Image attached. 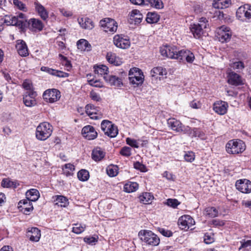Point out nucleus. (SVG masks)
<instances>
[{
	"label": "nucleus",
	"mask_w": 251,
	"mask_h": 251,
	"mask_svg": "<svg viewBox=\"0 0 251 251\" xmlns=\"http://www.w3.org/2000/svg\"><path fill=\"white\" fill-rule=\"evenodd\" d=\"M160 52L164 57L179 60L185 59L188 63H192L195 59L194 54L190 51L184 50H178L177 48L174 46H163L160 47Z\"/></svg>",
	"instance_id": "1"
},
{
	"label": "nucleus",
	"mask_w": 251,
	"mask_h": 251,
	"mask_svg": "<svg viewBox=\"0 0 251 251\" xmlns=\"http://www.w3.org/2000/svg\"><path fill=\"white\" fill-rule=\"evenodd\" d=\"M138 236L147 246H157L160 243V239L158 236L151 230H141L138 233Z\"/></svg>",
	"instance_id": "2"
},
{
	"label": "nucleus",
	"mask_w": 251,
	"mask_h": 251,
	"mask_svg": "<svg viewBox=\"0 0 251 251\" xmlns=\"http://www.w3.org/2000/svg\"><path fill=\"white\" fill-rule=\"evenodd\" d=\"M208 26V21L206 18L201 17L199 19L198 23L191 25L190 29L194 37L199 39L204 34V29H206Z\"/></svg>",
	"instance_id": "3"
},
{
	"label": "nucleus",
	"mask_w": 251,
	"mask_h": 251,
	"mask_svg": "<svg viewBox=\"0 0 251 251\" xmlns=\"http://www.w3.org/2000/svg\"><path fill=\"white\" fill-rule=\"evenodd\" d=\"M52 132V126L47 122H43L37 127L36 137L39 140L45 141L50 136Z\"/></svg>",
	"instance_id": "4"
},
{
	"label": "nucleus",
	"mask_w": 251,
	"mask_h": 251,
	"mask_svg": "<svg viewBox=\"0 0 251 251\" xmlns=\"http://www.w3.org/2000/svg\"><path fill=\"white\" fill-rule=\"evenodd\" d=\"M226 148L227 153L236 154L243 152L246 149V146L242 140H231L226 143Z\"/></svg>",
	"instance_id": "5"
},
{
	"label": "nucleus",
	"mask_w": 251,
	"mask_h": 251,
	"mask_svg": "<svg viewBox=\"0 0 251 251\" xmlns=\"http://www.w3.org/2000/svg\"><path fill=\"white\" fill-rule=\"evenodd\" d=\"M100 25L105 32L111 34L116 32L118 28L117 23L114 19L109 18L100 20Z\"/></svg>",
	"instance_id": "6"
},
{
	"label": "nucleus",
	"mask_w": 251,
	"mask_h": 251,
	"mask_svg": "<svg viewBox=\"0 0 251 251\" xmlns=\"http://www.w3.org/2000/svg\"><path fill=\"white\" fill-rule=\"evenodd\" d=\"M101 128L105 134L111 138L115 137L118 133L117 127L108 120H103L101 122Z\"/></svg>",
	"instance_id": "7"
},
{
	"label": "nucleus",
	"mask_w": 251,
	"mask_h": 251,
	"mask_svg": "<svg viewBox=\"0 0 251 251\" xmlns=\"http://www.w3.org/2000/svg\"><path fill=\"white\" fill-rule=\"evenodd\" d=\"M167 123L174 131L178 132H182L185 133H191V128L188 126H184L182 125L181 122L175 118L169 119L167 121Z\"/></svg>",
	"instance_id": "8"
},
{
	"label": "nucleus",
	"mask_w": 251,
	"mask_h": 251,
	"mask_svg": "<svg viewBox=\"0 0 251 251\" xmlns=\"http://www.w3.org/2000/svg\"><path fill=\"white\" fill-rule=\"evenodd\" d=\"M177 224L181 229L186 231L189 228H193L192 227L195 225V221L190 215H184L178 219Z\"/></svg>",
	"instance_id": "9"
},
{
	"label": "nucleus",
	"mask_w": 251,
	"mask_h": 251,
	"mask_svg": "<svg viewBox=\"0 0 251 251\" xmlns=\"http://www.w3.org/2000/svg\"><path fill=\"white\" fill-rule=\"evenodd\" d=\"M217 37L222 43L227 42L230 41L232 36V31L230 28L223 25L217 29Z\"/></svg>",
	"instance_id": "10"
},
{
	"label": "nucleus",
	"mask_w": 251,
	"mask_h": 251,
	"mask_svg": "<svg viewBox=\"0 0 251 251\" xmlns=\"http://www.w3.org/2000/svg\"><path fill=\"white\" fill-rule=\"evenodd\" d=\"M60 97V92L56 89H48L44 92L43 95L44 100L50 103L57 101Z\"/></svg>",
	"instance_id": "11"
},
{
	"label": "nucleus",
	"mask_w": 251,
	"mask_h": 251,
	"mask_svg": "<svg viewBox=\"0 0 251 251\" xmlns=\"http://www.w3.org/2000/svg\"><path fill=\"white\" fill-rule=\"evenodd\" d=\"M126 75L125 73L121 75V76L114 75H106L103 76L104 79L110 85L117 87H120L123 85V76Z\"/></svg>",
	"instance_id": "12"
},
{
	"label": "nucleus",
	"mask_w": 251,
	"mask_h": 251,
	"mask_svg": "<svg viewBox=\"0 0 251 251\" xmlns=\"http://www.w3.org/2000/svg\"><path fill=\"white\" fill-rule=\"evenodd\" d=\"M114 44L119 48L126 49L129 48L130 42L127 38H124L123 35L117 34L113 38Z\"/></svg>",
	"instance_id": "13"
},
{
	"label": "nucleus",
	"mask_w": 251,
	"mask_h": 251,
	"mask_svg": "<svg viewBox=\"0 0 251 251\" xmlns=\"http://www.w3.org/2000/svg\"><path fill=\"white\" fill-rule=\"evenodd\" d=\"M235 186L238 190L243 193L251 192V182L246 179H240L236 182Z\"/></svg>",
	"instance_id": "14"
},
{
	"label": "nucleus",
	"mask_w": 251,
	"mask_h": 251,
	"mask_svg": "<svg viewBox=\"0 0 251 251\" xmlns=\"http://www.w3.org/2000/svg\"><path fill=\"white\" fill-rule=\"evenodd\" d=\"M236 16L239 19L246 18H251V5L248 4H244L239 7L236 11Z\"/></svg>",
	"instance_id": "15"
},
{
	"label": "nucleus",
	"mask_w": 251,
	"mask_h": 251,
	"mask_svg": "<svg viewBox=\"0 0 251 251\" xmlns=\"http://www.w3.org/2000/svg\"><path fill=\"white\" fill-rule=\"evenodd\" d=\"M37 96L35 91L26 92L23 95V102L27 107H32L36 104L35 97Z\"/></svg>",
	"instance_id": "16"
},
{
	"label": "nucleus",
	"mask_w": 251,
	"mask_h": 251,
	"mask_svg": "<svg viewBox=\"0 0 251 251\" xmlns=\"http://www.w3.org/2000/svg\"><path fill=\"white\" fill-rule=\"evenodd\" d=\"M129 18L128 22L130 24H133L135 25H138L142 21L143 16L137 9L132 10L128 15Z\"/></svg>",
	"instance_id": "17"
},
{
	"label": "nucleus",
	"mask_w": 251,
	"mask_h": 251,
	"mask_svg": "<svg viewBox=\"0 0 251 251\" xmlns=\"http://www.w3.org/2000/svg\"><path fill=\"white\" fill-rule=\"evenodd\" d=\"M82 134L83 137L88 140H93L98 135L94 127L90 125L85 126L82 128Z\"/></svg>",
	"instance_id": "18"
},
{
	"label": "nucleus",
	"mask_w": 251,
	"mask_h": 251,
	"mask_svg": "<svg viewBox=\"0 0 251 251\" xmlns=\"http://www.w3.org/2000/svg\"><path fill=\"white\" fill-rule=\"evenodd\" d=\"M228 107L227 102L223 101H219L213 104V110L217 114L223 115L225 114Z\"/></svg>",
	"instance_id": "19"
},
{
	"label": "nucleus",
	"mask_w": 251,
	"mask_h": 251,
	"mask_svg": "<svg viewBox=\"0 0 251 251\" xmlns=\"http://www.w3.org/2000/svg\"><path fill=\"white\" fill-rule=\"evenodd\" d=\"M227 77L228 82L231 85L237 86L243 84L241 77L233 72L228 73Z\"/></svg>",
	"instance_id": "20"
},
{
	"label": "nucleus",
	"mask_w": 251,
	"mask_h": 251,
	"mask_svg": "<svg viewBox=\"0 0 251 251\" xmlns=\"http://www.w3.org/2000/svg\"><path fill=\"white\" fill-rule=\"evenodd\" d=\"M19 205V207L21 208V210L25 214H28L33 209L32 202L27 199L20 201Z\"/></svg>",
	"instance_id": "21"
},
{
	"label": "nucleus",
	"mask_w": 251,
	"mask_h": 251,
	"mask_svg": "<svg viewBox=\"0 0 251 251\" xmlns=\"http://www.w3.org/2000/svg\"><path fill=\"white\" fill-rule=\"evenodd\" d=\"M16 48L19 54L22 56H26L28 55V50L25 41L19 40L17 41Z\"/></svg>",
	"instance_id": "22"
},
{
	"label": "nucleus",
	"mask_w": 251,
	"mask_h": 251,
	"mask_svg": "<svg viewBox=\"0 0 251 251\" xmlns=\"http://www.w3.org/2000/svg\"><path fill=\"white\" fill-rule=\"evenodd\" d=\"M77 21L79 25L83 29L91 30L95 26L93 22L87 17L78 18Z\"/></svg>",
	"instance_id": "23"
},
{
	"label": "nucleus",
	"mask_w": 251,
	"mask_h": 251,
	"mask_svg": "<svg viewBox=\"0 0 251 251\" xmlns=\"http://www.w3.org/2000/svg\"><path fill=\"white\" fill-rule=\"evenodd\" d=\"M30 28L33 31H41L43 27L42 22L39 19H31L27 23Z\"/></svg>",
	"instance_id": "24"
},
{
	"label": "nucleus",
	"mask_w": 251,
	"mask_h": 251,
	"mask_svg": "<svg viewBox=\"0 0 251 251\" xmlns=\"http://www.w3.org/2000/svg\"><path fill=\"white\" fill-rule=\"evenodd\" d=\"M34 5L39 15L43 20H46L49 17L48 12L46 8L37 1L34 2Z\"/></svg>",
	"instance_id": "25"
},
{
	"label": "nucleus",
	"mask_w": 251,
	"mask_h": 251,
	"mask_svg": "<svg viewBox=\"0 0 251 251\" xmlns=\"http://www.w3.org/2000/svg\"><path fill=\"white\" fill-rule=\"evenodd\" d=\"M3 24L6 25H20L22 24V22H18L17 18L16 16L6 15L4 19L2 20Z\"/></svg>",
	"instance_id": "26"
},
{
	"label": "nucleus",
	"mask_w": 251,
	"mask_h": 251,
	"mask_svg": "<svg viewBox=\"0 0 251 251\" xmlns=\"http://www.w3.org/2000/svg\"><path fill=\"white\" fill-rule=\"evenodd\" d=\"M106 59L110 63L115 66H119L123 63L121 59L112 52L107 53Z\"/></svg>",
	"instance_id": "27"
},
{
	"label": "nucleus",
	"mask_w": 251,
	"mask_h": 251,
	"mask_svg": "<svg viewBox=\"0 0 251 251\" xmlns=\"http://www.w3.org/2000/svg\"><path fill=\"white\" fill-rule=\"evenodd\" d=\"M27 200L31 201H37L40 197L39 191L35 189H31L28 190L25 194Z\"/></svg>",
	"instance_id": "28"
},
{
	"label": "nucleus",
	"mask_w": 251,
	"mask_h": 251,
	"mask_svg": "<svg viewBox=\"0 0 251 251\" xmlns=\"http://www.w3.org/2000/svg\"><path fill=\"white\" fill-rule=\"evenodd\" d=\"M230 4V0H215L213 6L217 9H224L228 7Z\"/></svg>",
	"instance_id": "29"
},
{
	"label": "nucleus",
	"mask_w": 251,
	"mask_h": 251,
	"mask_svg": "<svg viewBox=\"0 0 251 251\" xmlns=\"http://www.w3.org/2000/svg\"><path fill=\"white\" fill-rule=\"evenodd\" d=\"M105 156V152L100 148H96L92 153V158L96 161L101 160Z\"/></svg>",
	"instance_id": "30"
},
{
	"label": "nucleus",
	"mask_w": 251,
	"mask_h": 251,
	"mask_svg": "<svg viewBox=\"0 0 251 251\" xmlns=\"http://www.w3.org/2000/svg\"><path fill=\"white\" fill-rule=\"evenodd\" d=\"M85 111L87 114L90 117L91 119H97V108L92 104H87L85 106Z\"/></svg>",
	"instance_id": "31"
},
{
	"label": "nucleus",
	"mask_w": 251,
	"mask_h": 251,
	"mask_svg": "<svg viewBox=\"0 0 251 251\" xmlns=\"http://www.w3.org/2000/svg\"><path fill=\"white\" fill-rule=\"evenodd\" d=\"M29 231L31 233V235H29L30 240L32 241L38 242L41 237L40 230L36 227H32Z\"/></svg>",
	"instance_id": "32"
},
{
	"label": "nucleus",
	"mask_w": 251,
	"mask_h": 251,
	"mask_svg": "<svg viewBox=\"0 0 251 251\" xmlns=\"http://www.w3.org/2000/svg\"><path fill=\"white\" fill-rule=\"evenodd\" d=\"M19 185L17 181H12L9 178H4L1 181V186L5 188H16Z\"/></svg>",
	"instance_id": "33"
},
{
	"label": "nucleus",
	"mask_w": 251,
	"mask_h": 251,
	"mask_svg": "<svg viewBox=\"0 0 251 251\" xmlns=\"http://www.w3.org/2000/svg\"><path fill=\"white\" fill-rule=\"evenodd\" d=\"M137 75L129 76V79L130 82L133 85H135V86H138L143 83L144 80V76L140 74H138Z\"/></svg>",
	"instance_id": "34"
},
{
	"label": "nucleus",
	"mask_w": 251,
	"mask_h": 251,
	"mask_svg": "<svg viewBox=\"0 0 251 251\" xmlns=\"http://www.w3.org/2000/svg\"><path fill=\"white\" fill-rule=\"evenodd\" d=\"M138 184L134 182H128L124 187V191L127 193H131L136 191L138 188Z\"/></svg>",
	"instance_id": "35"
},
{
	"label": "nucleus",
	"mask_w": 251,
	"mask_h": 251,
	"mask_svg": "<svg viewBox=\"0 0 251 251\" xmlns=\"http://www.w3.org/2000/svg\"><path fill=\"white\" fill-rule=\"evenodd\" d=\"M167 75V71L165 69L162 67H157L153 68L151 71V75L154 77L157 75L163 76Z\"/></svg>",
	"instance_id": "36"
},
{
	"label": "nucleus",
	"mask_w": 251,
	"mask_h": 251,
	"mask_svg": "<svg viewBox=\"0 0 251 251\" xmlns=\"http://www.w3.org/2000/svg\"><path fill=\"white\" fill-rule=\"evenodd\" d=\"M139 199L142 203L147 204L151 202V200L153 199V197L151 193L146 192L140 195Z\"/></svg>",
	"instance_id": "37"
},
{
	"label": "nucleus",
	"mask_w": 251,
	"mask_h": 251,
	"mask_svg": "<svg viewBox=\"0 0 251 251\" xmlns=\"http://www.w3.org/2000/svg\"><path fill=\"white\" fill-rule=\"evenodd\" d=\"M77 46L78 49L81 50H90L91 45L85 39H80L77 42Z\"/></svg>",
	"instance_id": "38"
},
{
	"label": "nucleus",
	"mask_w": 251,
	"mask_h": 251,
	"mask_svg": "<svg viewBox=\"0 0 251 251\" xmlns=\"http://www.w3.org/2000/svg\"><path fill=\"white\" fill-rule=\"evenodd\" d=\"M55 202V204L60 207H66L69 204L68 199L63 196H57Z\"/></svg>",
	"instance_id": "39"
},
{
	"label": "nucleus",
	"mask_w": 251,
	"mask_h": 251,
	"mask_svg": "<svg viewBox=\"0 0 251 251\" xmlns=\"http://www.w3.org/2000/svg\"><path fill=\"white\" fill-rule=\"evenodd\" d=\"M108 72V68L107 66L101 65L98 66L96 68H95V72L96 74L103 75H108L107 72Z\"/></svg>",
	"instance_id": "40"
},
{
	"label": "nucleus",
	"mask_w": 251,
	"mask_h": 251,
	"mask_svg": "<svg viewBox=\"0 0 251 251\" xmlns=\"http://www.w3.org/2000/svg\"><path fill=\"white\" fill-rule=\"evenodd\" d=\"M159 20V16L158 14L155 13H148L146 21L150 24H153L157 23Z\"/></svg>",
	"instance_id": "41"
},
{
	"label": "nucleus",
	"mask_w": 251,
	"mask_h": 251,
	"mask_svg": "<svg viewBox=\"0 0 251 251\" xmlns=\"http://www.w3.org/2000/svg\"><path fill=\"white\" fill-rule=\"evenodd\" d=\"M75 170V166L70 163L66 164L63 168V173L66 176H72L73 174V172Z\"/></svg>",
	"instance_id": "42"
},
{
	"label": "nucleus",
	"mask_w": 251,
	"mask_h": 251,
	"mask_svg": "<svg viewBox=\"0 0 251 251\" xmlns=\"http://www.w3.org/2000/svg\"><path fill=\"white\" fill-rule=\"evenodd\" d=\"M147 4H150L151 5L156 9H161L163 8V2L161 0H146Z\"/></svg>",
	"instance_id": "43"
},
{
	"label": "nucleus",
	"mask_w": 251,
	"mask_h": 251,
	"mask_svg": "<svg viewBox=\"0 0 251 251\" xmlns=\"http://www.w3.org/2000/svg\"><path fill=\"white\" fill-rule=\"evenodd\" d=\"M16 18H17L18 22H22V24L20 25H17V26L22 28L27 25L28 23L27 19L26 18L24 14L22 13H19Z\"/></svg>",
	"instance_id": "44"
},
{
	"label": "nucleus",
	"mask_w": 251,
	"mask_h": 251,
	"mask_svg": "<svg viewBox=\"0 0 251 251\" xmlns=\"http://www.w3.org/2000/svg\"><path fill=\"white\" fill-rule=\"evenodd\" d=\"M205 213L206 215L209 217L214 218L218 216V211L216 208L213 207H209L205 209Z\"/></svg>",
	"instance_id": "45"
},
{
	"label": "nucleus",
	"mask_w": 251,
	"mask_h": 251,
	"mask_svg": "<svg viewBox=\"0 0 251 251\" xmlns=\"http://www.w3.org/2000/svg\"><path fill=\"white\" fill-rule=\"evenodd\" d=\"M89 177V172L85 170H81L77 173L78 178L82 181L88 180Z\"/></svg>",
	"instance_id": "46"
},
{
	"label": "nucleus",
	"mask_w": 251,
	"mask_h": 251,
	"mask_svg": "<svg viewBox=\"0 0 251 251\" xmlns=\"http://www.w3.org/2000/svg\"><path fill=\"white\" fill-rule=\"evenodd\" d=\"M106 171L107 175L110 176H115L118 174L117 168L114 166L108 167Z\"/></svg>",
	"instance_id": "47"
},
{
	"label": "nucleus",
	"mask_w": 251,
	"mask_h": 251,
	"mask_svg": "<svg viewBox=\"0 0 251 251\" xmlns=\"http://www.w3.org/2000/svg\"><path fill=\"white\" fill-rule=\"evenodd\" d=\"M131 149L130 147L125 146L123 147L120 151V153L124 156L129 157L131 154Z\"/></svg>",
	"instance_id": "48"
},
{
	"label": "nucleus",
	"mask_w": 251,
	"mask_h": 251,
	"mask_svg": "<svg viewBox=\"0 0 251 251\" xmlns=\"http://www.w3.org/2000/svg\"><path fill=\"white\" fill-rule=\"evenodd\" d=\"M165 203L170 207L175 208L180 204V202L176 199H168Z\"/></svg>",
	"instance_id": "49"
},
{
	"label": "nucleus",
	"mask_w": 251,
	"mask_h": 251,
	"mask_svg": "<svg viewBox=\"0 0 251 251\" xmlns=\"http://www.w3.org/2000/svg\"><path fill=\"white\" fill-rule=\"evenodd\" d=\"M191 133H189V134H192L193 136L195 137H199L201 139L204 140L206 139L205 134L202 132L198 130L196 128H194L193 129V131L191 130Z\"/></svg>",
	"instance_id": "50"
},
{
	"label": "nucleus",
	"mask_w": 251,
	"mask_h": 251,
	"mask_svg": "<svg viewBox=\"0 0 251 251\" xmlns=\"http://www.w3.org/2000/svg\"><path fill=\"white\" fill-rule=\"evenodd\" d=\"M85 226H82L78 224L75 225L73 227L72 231L76 234H80L82 233L85 228Z\"/></svg>",
	"instance_id": "51"
},
{
	"label": "nucleus",
	"mask_w": 251,
	"mask_h": 251,
	"mask_svg": "<svg viewBox=\"0 0 251 251\" xmlns=\"http://www.w3.org/2000/svg\"><path fill=\"white\" fill-rule=\"evenodd\" d=\"M23 87L27 91L26 92L34 91L33 90L32 83L29 80H25L24 81Z\"/></svg>",
	"instance_id": "52"
},
{
	"label": "nucleus",
	"mask_w": 251,
	"mask_h": 251,
	"mask_svg": "<svg viewBox=\"0 0 251 251\" xmlns=\"http://www.w3.org/2000/svg\"><path fill=\"white\" fill-rule=\"evenodd\" d=\"M13 4L16 7L21 10H26V7L25 5L20 0H13Z\"/></svg>",
	"instance_id": "53"
},
{
	"label": "nucleus",
	"mask_w": 251,
	"mask_h": 251,
	"mask_svg": "<svg viewBox=\"0 0 251 251\" xmlns=\"http://www.w3.org/2000/svg\"><path fill=\"white\" fill-rule=\"evenodd\" d=\"M195 156L194 152L189 151L184 155V159L187 162H192L194 160Z\"/></svg>",
	"instance_id": "54"
},
{
	"label": "nucleus",
	"mask_w": 251,
	"mask_h": 251,
	"mask_svg": "<svg viewBox=\"0 0 251 251\" xmlns=\"http://www.w3.org/2000/svg\"><path fill=\"white\" fill-rule=\"evenodd\" d=\"M84 241L90 245H95L98 242V239L92 236L84 238Z\"/></svg>",
	"instance_id": "55"
},
{
	"label": "nucleus",
	"mask_w": 251,
	"mask_h": 251,
	"mask_svg": "<svg viewBox=\"0 0 251 251\" xmlns=\"http://www.w3.org/2000/svg\"><path fill=\"white\" fill-rule=\"evenodd\" d=\"M138 74H140L142 75V76H144L143 73L141 70L137 68H133L131 69L129 72V76H133V75H137Z\"/></svg>",
	"instance_id": "56"
},
{
	"label": "nucleus",
	"mask_w": 251,
	"mask_h": 251,
	"mask_svg": "<svg viewBox=\"0 0 251 251\" xmlns=\"http://www.w3.org/2000/svg\"><path fill=\"white\" fill-rule=\"evenodd\" d=\"M204 241L207 244H209L214 241L213 235L209 234L208 233L205 234L204 236Z\"/></svg>",
	"instance_id": "57"
},
{
	"label": "nucleus",
	"mask_w": 251,
	"mask_h": 251,
	"mask_svg": "<svg viewBox=\"0 0 251 251\" xmlns=\"http://www.w3.org/2000/svg\"><path fill=\"white\" fill-rule=\"evenodd\" d=\"M60 13L64 16L67 18L71 17L73 16V13L71 11L68 10L65 8H60L59 9Z\"/></svg>",
	"instance_id": "58"
},
{
	"label": "nucleus",
	"mask_w": 251,
	"mask_h": 251,
	"mask_svg": "<svg viewBox=\"0 0 251 251\" xmlns=\"http://www.w3.org/2000/svg\"><path fill=\"white\" fill-rule=\"evenodd\" d=\"M126 142L128 145L132 147H134L135 148H139L138 144L137 141L134 139H132L130 138H127L126 139Z\"/></svg>",
	"instance_id": "59"
},
{
	"label": "nucleus",
	"mask_w": 251,
	"mask_h": 251,
	"mask_svg": "<svg viewBox=\"0 0 251 251\" xmlns=\"http://www.w3.org/2000/svg\"><path fill=\"white\" fill-rule=\"evenodd\" d=\"M231 67L233 69H242L244 68V64L241 61L234 62L230 64Z\"/></svg>",
	"instance_id": "60"
},
{
	"label": "nucleus",
	"mask_w": 251,
	"mask_h": 251,
	"mask_svg": "<svg viewBox=\"0 0 251 251\" xmlns=\"http://www.w3.org/2000/svg\"><path fill=\"white\" fill-rule=\"evenodd\" d=\"M52 75L60 77H64L68 76L67 73L55 70H53Z\"/></svg>",
	"instance_id": "61"
},
{
	"label": "nucleus",
	"mask_w": 251,
	"mask_h": 251,
	"mask_svg": "<svg viewBox=\"0 0 251 251\" xmlns=\"http://www.w3.org/2000/svg\"><path fill=\"white\" fill-rule=\"evenodd\" d=\"M134 167L136 169L140 170L142 172H145L146 167L145 166L141 163L140 162L137 161L134 163Z\"/></svg>",
	"instance_id": "62"
},
{
	"label": "nucleus",
	"mask_w": 251,
	"mask_h": 251,
	"mask_svg": "<svg viewBox=\"0 0 251 251\" xmlns=\"http://www.w3.org/2000/svg\"><path fill=\"white\" fill-rule=\"evenodd\" d=\"M201 103L200 101L194 100L190 103V106L195 109H199L201 107Z\"/></svg>",
	"instance_id": "63"
},
{
	"label": "nucleus",
	"mask_w": 251,
	"mask_h": 251,
	"mask_svg": "<svg viewBox=\"0 0 251 251\" xmlns=\"http://www.w3.org/2000/svg\"><path fill=\"white\" fill-rule=\"evenodd\" d=\"M160 232L164 236L171 237L173 235L172 231L169 230H166L164 228H161L159 229Z\"/></svg>",
	"instance_id": "64"
}]
</instances>
